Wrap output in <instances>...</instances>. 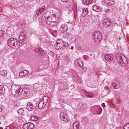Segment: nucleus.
<instances>
[{
    "mask_svg": "<svg viewBox=\"0 0 129 129\" xmlns=\"http://www.w3.org/2000/svg\"><path fill=\"white\" fill-rule=\"evenodd\" d=\"M22 91L21 88L18 85H12L11 88V92L13 95H17L21 93Z\"/></svg>",
    "mask_w": 129,
    "mask_h": 129,
    "instance_id": "f257e3e1",
    "label": "nucleus"
},
{
    "mask_svg": "<svg viewBox=\"0 0 129 129\" xmlns=\"http://www.w3.org/2000/svg\"><path fill=\"white\" fill-rule=\"evenodd\" d=\"M122 55L121 54V56L120 54H118V56L117 57L116 59L120 66L123 67L127 64L128 62L126 58Z\"/></svg>",
    "mask_w": 129,
    "mask_h": 129,
    "instance_id": "f03ea898",
    "label": "nucleus"
},
{
    "mask_svg": "<svg viewBox=\"0 0 129 129\" xmlns=\"http://www.w3.org/2000/svg\"><path fill=\"white\" fill-rule=\"evenodd\" d=\"M17 40L12 38H11L8 39L7 41V44L9 46H16L17 47H19L20 46L17 44Z\"/></svg>",
    "mask_w": 129,
    "mask_h": 129,
    "instance_id": "7ed1b4c3",
    "label": "nucleus"
},
{
    "mask_svg": "<svg viewBox=\"0 0 129 129\" xmlns=\"http://www.w3.org/2000/svg\"><path fill=\"white\" fill-rule=\"evenodd\" d=\"M92 38L95 42L98 40V42L102 38L101 33L98 31H95L92 33Z\"/></svg>",
    "mask_w": 129,
    "mask_h": 129,
    "instance_id": "20e7f679",
    "label": "nucleus"
},
{
    "mask_svg": "<svg viewBox=\"0 0 129 129\" xmlns=\"http://www.w3.org/2000/svg\"><path fill=\"white\" fill-rule=\"evenodd\" d=\"M60 117L61 120L66 122L68 121L69 120V117L67 116V115L62 112L60 113Z\"/></svg>",
    "mask_w": 129,
    "mask_h": 129,
    "instance_id": "39448f33",
    "label": "nucleus"
},
{
    "mask_svg": "<svg viewBox=\"0 0 129 129\" xmlns=\"http://www.w3.org/2000/svg\"><path fill=\"white\" fill-rule=\"evenodd\" d=\"M34 127V124L31 122L25 123L23 126V129H32Z\"/></svg>",
    "mask_w": 129,
    "mask_h": 129,
    "instance_id": "423d86ee",
    "label": "nucleus"
},
{
    "mask_svg": "<svg viewBox=\"0 0 129 129\" xmlns=\"http://www.w3.org/2000/svg\"><path fill=\"white\" fill-rule=\"evenodd\" d=\"M105 60L106 61L109 62L113 60V57L112 55L111 54H106L104 55Z\"/></svg>",
    "mask_w": 129,
    "mask_h": 129,
    "instance_id": "0eeeda50",
    "label": "nucleus"
},
{
    "mask_svg": "<svg viewBox=\"0 0 129 129\" xmlns=\"http://www.w3.org/2000/svg\"><path fill=\"white\" fill-rule=\"evenodd\" d=\"M48 13H46L45 15V18L46 19V21L48 24L50 25H52L53 23H51L52 18L50 16H48Z\"/></svg>",
    "mask_w": 129,
    "mask_h": 129,
    "instance_id": "6e6552de",
    "label": "nucleus"
},
{
    "mask_svg": "<svg viewBox=\"0 0 129 129\" xmlns=\"http://www.w3.org/2000/svg\"><path fill=\"white\" fill-rule=\"evenodd\" d=\"M103 24L105 26H108L111 25V23L110 20L108 18H105L103 21Z\"/></svg>",
    "mask_w": 129,
    "mask_h": 129,
    "instance_id": "1a4fd4ad",
    "label": "nucleus"
},
{
    "mask_svg": "<svg viewBox=\"0 0 129 129\" xmlns=\"http://www.w3.org/2000/svg\"><path fill=\"white\" fill-rule=\"evenodd\" d=\"M38 108L40 109H41L44 108L45 106L46 103L43 101V100H41L38 103Z\"/></svg>",
    "mask_w": 129,
    "mask_h": 129,
    "instance_id": "9d476101",
    "label": "nucleus"
},
{
    "mask_svg": "<svg viewBox=\"0 0 129 129\" xmlns=\"http://www.w3.org/2000/svg\"><path fill=\"white\" fill-rule=\"evenodd\" d=\"M45 8V6L43 5L40 7L36 10V13L37 14H39L41 13Z\"/></svg>",
    "mask_w": 129,
    "mask_h": 129,
    "instance_id": "9b49d317",
    "label": "nucleus"
},
{
    "mask_svg": "<svg viewBox=\"0 0 129 129\" xmlns=\"http://www.w3.org/2000/svg\"><path fill=\"white\" fill-rule=\"evenodd\" d=\"M112 85L115 89H117L119 87L120 84L119 82L117 81H114L112 83Z\"/></svg>",
    "mask_w": 129,
    "mask_h": 129,
    "instance_id": "f8f14e48",
    "label": "nucleus"
},
{
    "mask_svg": "<svg viewBox=\"0 0 129 129\" xmlns=\"http://www.w3.org/2000/svg\"><path fill=\"white\" fill-rule=\"evenodd\" d=\"M26 108L27 110L30 111L34 109L33 105L30 102L27 103Z\"/></svg>",
    "mask_w": 129,
    "mask_h": 129,
    "instance_id": "ddd939ff",
    "label": "nucleus"
},
{
    "mask_svg": "<svg viewBox=\"0 0 129 129\" xmlns=\"http://www.w3.org/2000/svg\"><path fill=\"white\" fill-rule=\"evenodd\" d=\"M41 87V84L38 83H36L34 84L33 85V88L34 90L35 91H38L40 89V87Z\"/></svg>",
    "mask_w": 129,
    "mask_h": 129,
    "instance_id": "4468645a",
    "label": "nucleus"
},
{
    "mask_svg": "<svg viewBox=\"0 0 129 129\" xmlns=\"http://www.w3.org/2000/svg\"><path fill=\"white\" fill-rule=\"evenodd\" d=\"M63 43H56L54 44V46L55 48L57 50H58L61 49L62 47Z\"/></svg>",
    "mask_w": 129,
    "mask_h": 129,
    "instance_id": "2eb2a0df",
    "label": "nucleus"
},
{
    "mask_svg": "<svg viewBox=\"0 0 129 129\" xmlns=\"http://www.w3.org/2000/svg\"><path fill=\"white\" fill-rule=\"evenodd\" d=\"M28 71L26 70H23L20 72L19 75L20 76H23L28 74Z\"/></svg>",
    "mask_w": 129,
    "mask_h": 129,
    "instance_id": "dca6fc26",
    "label": "nucleus"
},
{
    "mask_svg": "<svg viewBox=\"0 0 129 129\" xmlns=\"http://www.w3.org/2000/svg\"><path fill=\"white\" fill-rule=\"evenodd\" d=\"M88 13V10L87 8H84L82 10V15L83 17H85L87 14Z\"/></svg>",
    "mask_w": 129,
    "mask_h": 129,
    "instance_id": "f3484780",
    "label": "nucleus"
},
{
    "mask_svg": "<svg viewBox=\"0 0 129 129\" xmlns=\"http://www.w3.org/2000/svg\"><path fill=\"white\" fill-rule=\"evenodd\" d=\"M79 126V124L78 122L77 121L74 122L73 125V129H78Z\"/></svg>",
    "mask_w": 129,
    "mask_h": 129,
    "instance_id": "a211bd4d",
    "label": "nucleus"
},
{
    "mask_svg": "<svg viewBox=\"0 0 129 129\" xmlns=\"http://www.w3.org/2000/svg\"><path fill=\"white\" fill-rule=\"evenodd\" d=\"M92 9L93 11L96 12H99L100 11L99 7L94 5L92 6Z\"/></svg>",
    "mask_w": 129,
    "mask_h": 129,
    "instance_id": "6ab92c4d",
    "label": "nucleus"
},
{
    "mask_svg": "<svg viewBox=\"0 0 129 129\" xmlns=\"http://www.w3.org/2000/svg\"><path fill=\"white\" fill-rule=\"evenodd\" d=\"M60 30L62 31H65L67 29V26L64 24H62Z\"/></svg>",
    "mask_w": 129,
    "mask_h": 129,
    "instance_id": "aec40b11",
    "label": "nucleus"
},
{
    "mask_svg": "<svg viewBox=\"0 0 129 129\" xmlns=\"http://www.w3.org/2000/svg\"><path fill=\"white\" fill-rule=\"evenodd\" d=\"M11 128V129H17V125L16 123H13L10 125Z\"/></svg>",
    "mask_w": 129,
    "mask_h": 129,
    "instance_id": "412c9836",
    "label": "nucleus"
},
{
    "mask_svg": "<svg viewBox=\"0 0 129 129\" xmlns=\"http://www.w3.org/2000/svg\"><path fill=\"white\" fill-rule=\"evenodd\" d=\"M93 1H91V0H83V2L84 4L85 5H87L88 4H89L92 2H93Z\"/></svg>",
    "mask_w": 129,
    "mask_h": 129,
    "instance_id": "4be33fe9",
    "label": "nucleus"
},
{
    "mask_svg": "<svg viewBox=\"0 0 129 129\" xmlns=\"http://www.w3.org/2000/svg\"><path fill=\"white\" fill-rule=\"evenodd\" d=\"M5 88L2 85H0V94H2L4 92Z\"/></svg>",
    "mask_w": 129,
    "mask_h": 129,
    "instance_id": "5701e85b",
    "label": "nucleus"
},
{
    "mask_svg": "<svg viewBox=\"0 0 129 129\" xmlns=\"http://www.w3.org/2000/svg\"><path fill=\"white\" fill-rule=\"evenodd\" d=\"M80 62L81 63H82L81 59H78L75 60L74 62V63L76 67H78L79 63H80Z\"/></svg>",
    "mask_w": 129,
    "mask_h": 129,
    "instance_id": "b1692460",
    "label": "nucleus"
},
{
    "mask_svg": "<svg viewBox=\"0 0 129 129\" xmlns=\"http://www.w3.org/2000/svg\"><path fill=\"white\" fill-rule=\"evenodd\" d=\"M7 73V72L6 70H2L1 72V74L3 76H6Z\"/></svg>",
    "mask_w": 129,
    "mask_h": 129,
    "instance_id": "393cba45",
    "label": "nucleus"
},
{
    "mask_svg": "<svg viewBox=\"0 0 129 129\" xmlns=\"http://www.w3.org/2000/svg\"><path fill=\"white\" fill-rule=\"evenodd\" d=\"M48 99V96H46L44 97L41 100H43L45 103H46Z\"/></svg>",
    "mask_w": 129,
    "mask_h": 129,
    "instance_id": "a878e982",
    "label": "nucleus"
},
{
    "mask_svg": "<svg viewBox=\"0 0 129 129\" xmlns=\"http://www.w3.org/2000/svg\"><path fill=\"white\" fill-rule=\"evenodd\" d=\"M110 1L109 3L108 6H112L115 4V1L114 0H110Z\"/></svg>",
    "mask_w": 129,
    "mask_h": 129,
    "instance_id": "bb28decb",
    "label": "nucleus"
},
{
    "mask_svg": "<svg viewBox=\"0 0 129 129\" xmlns=\"http://www.w3.org/2000/svg\"><path fill=\"white\" fill-rule=\"evenodd\" d=\"M25 39L24 36H19V43H21L22 42H23V40Z\"/></svg>",
    "mask_w": 129,
    "mask_h": 129,
    "instance_id": "cd10ccee",
    "label": "nucleus"
},
{
    "mask_svg": "<svg viewBox=\"0 0 129 129\" xmlns=\"http://www.w3.org/2000/svg\"><path fill=\"white\" fill-rule=\"evenodd\" d=\"M51 21V23H53L52 25H53V24L54 22H57L56 20V18L55 17L53 16L52 17Z\"/></svg>",
    "mask_w": 129,
    "mask_h": 129,
    "instance_id": "c85d7f7f",
    "label": "nucleus"
},
{
    "mask_svg": "<svg viewBox=\"0 0 129 129\" xmlns=\"http://www.w3.org/2000/svg\"><path fill=\"white\" fill-rule=\"evenodd\" d=\"M6 34L4 30H1L0 31V37H2L4 35Z\"/></svg>",
    "mask_w": 129,
    "mask_h": 129,
    "instance_id": "c756f323",
    "label": "nucleus"
},
{
    "mask_svg": "<svg viewBox=\"0 0 129 129\" xmlns=\"http://www.w3.org/2000/svg\"><path fill=\"white\" fill-rule=\"evenodd\" d=\"M23 112V109L22 108H21L18 110V113L19 114H22Z\"/></svg>",
    "mask_w": 129,
    "mask_h": 129,
    "instance_id": "7c9ffc66",
    "label": "nucleus"
},
{
    "mask_svg": "<svg viewBox=\"0 0 129 129\" xmlns=\"http://www.w3.org/2000/svg\"><path fill=\"white\" fill-rule=\"evenodd\" d=\"M26 34V31H21L20 33L19 36H24V35H25Z\"/></svg>",
    "mask_w": 129,
    "mask_h": 129,
    "instance_id": "2f4dec72",
    "label": "nucleus"
},
{
    "mask_svg": "<svg viewBox=\"0 0 129 129\" xmlns=\"http://www.w3.org/2000/svg\"><path fill=\"white\" fill-rule=\"evenodd\" d=\"M124 129H129V123L125 124L123 126Z\"/></svg>",
    "mask_w": 129,
    "mask_h": 129,
    "instance_id": "473e14b6",
    "label": "nucleus"
},
{
    "mask_svg": "<svg viewBox=\"0 0 129 129\" xmlns=\"http://www.w3.org/2000/svg\"><path fill=\"white\" fill-rule=\"evenodd\" d=\"M31 119L34 121H37L38 120V117L37 116H33L31 117Z\"/></svg>",
    "mask_w": 129,
    "mask_h": 129,
    "instance_id": "72a5a7b5",
    "label": "nucleus"
},
{
    "mask_svg": "<svg viewBox=\"0 0 129 129\" xmlns=\"http://www.w3.org/2000/svg\"><path fill=\"white\" fill-rule=\"evenodd\" d=\"M68 46V43L67 42H64L63 41V44L62 45V47L64 46L67 47Z\"/></svg>",
    "mask_w": 129,
    "mask_h": 129,
    "instance_id": "f704fd0d",
    "label": "nucleus"
},
{
    "mask_svg": "<svg viewBox=\"0 0 129 129\" xmlns=\"http://www.w3.org/2000/svg\"><path fill=\"white\" fill-rule=\"evenodd\" d=\"M22 94L24 96H27L28 94V92L26 91H22Z\"/></svg>",
    "mask_w": 129,
    "mask_h": 129,
    "instance_id": "c9c22d12",
    "label": "nucleus"
},
{
    "mask_svg": "<svg viewBox=\"0 0 129 129\" xmlns=\"http://www.w3.org/2000/svg\"><path fill=\"white\" fill-rule=\"evenodd\" d=\"M82 57L85 60L87 61L88 60V56L86 55H83V56Z\"/></svg>",
    "mask_w": 129,
    "mask_h": 129,
    "instance_id": "e433bc0d",
    "label": "nucleus"
},
{
    "mask_svg": "<svg viewBox=\"0 0 129 129\" xmlns=\"http://www.w3.org/2000/svg\"><path fill=\"white\" fill-rule=\"evenodd\" d=\"M110 1V0H104L103 1L104 3L107 6H108L109 3Z\"/></svg>",
    "mask_w": 129,
    "mask_h": 129,
    "instance_id": "4c0bfd02",
    "label": "nucleus"
},
{
    "mask_svg": "<svg viewBox=\"0 0 129 129\" xmlns=\"http://www.w3.org/2000/svg\"><path fill=\"white\" fill-rule=\"evenodd\" d=\"M102 109L101 108H99L97 110L96 112L98 114H100L102 112Z\"/></svg>",
    "mask_w": 129,
    "mask_h": 129,
    "instance_id": "58836bf2",
    "label": "nucleus"
},
{
    "mask_svg": "<svg viewBox=\"0 0 129 129\" xmlns=\"http://www.w3.org/2000/svg\"><path fill=\"white\" fill-rule=\"evenodd\" d=\"M71 8H70L69 7H68V10L70 12H69V13H71V11L73 10V8L72 5L71 4Z\"/></svg>",
    "mask_w": 129,
    "mask_h": 129,
    "instance_id": "ea45409f",
    "label": "nucleus"
},
{
    "mask_svg": "<svg viewBox=\"0 0 129 129\" xmlns=\"http://www.w3.org/2000/svg\"><path fill=\"white\" fill-rule=\"evenodd\" d=\"M51 34L53 35V36H55L56 35V32L55 31H54L53 30L51 32Z\"/></svg>",
    "mask_w": 129,
    "mask_h": 129,
    "instance_id": "a19ab883",
    "label": "nucleus"
},
{
    "mask_svg": "<svg viewBox=\"0 0 129 129\" xmlns=\"http://www.w3.org/2000/svg\"><path fill=\"white\" fill-rule=\"evenodd\" d=\"M81 62L82 63H81L80 62H79L80 63H79V65L78 67H80L81 68L82 67L83 68V63L81 61Z\"/></svg>",
    "mask_w": 129,
    "mask_h": 129,
    "instance_id": "79ce46f5",
    "label": "nucleus"
},
{
    "mask_svg": "<svg viewBox=\"0 0 129 129\" xmlns=\"http://www.w3.org/2000/svg\"><path fill=\"white\" fill-rule=\"evenodd\" d=\"M23 118L22 117H20L18 119V122L20 123H22V119H23Z\"/></svg>",
    "mask_w": 129,
    "mask_h": 129,
    "instance_id": "37998d69",
    "label": "nucleus"
},
{
    "mask_svg": "<svg viewBox=\"0 0 129 129\" xmlns=\"http://www.w3.org/2000/svg\"><path fill=\"white\" fill-rule=\"evenodd\" d=\"M63 43V41L62 39H58L57 40L56 43Z\"/></svg>",
    "mask_w": 129,
    "mask_h": 129,
    "instance_id": "c03bdc74",
    "label": "nucleus"
},
{
    "mask_svg": "<svg viewBox=\"0 0 129 129\" xmlns=\"http://www.w3.org/2000/svg\"><path fill=\"white\" fill-rule=\"evenodd\" d=\"M57 22H54V23H53V25H51L52 26H56L57 25Z\"/></svg>",
    "mask_w": 129,
    "mask_h": 129,
    "instance_id": "a18cd8bd",
    "label": "nucleus"
},
{
    "mask_svg": "<svg viewBox=\"0 0 129 129\" xmlns=\"http://www.w3.org/2000/svg\"><path fill=\"white\" fill-rule=\"evenodd\" d=\"M85 95H86L87 96V98H91V97H92V95H89V94H88V95H87V94L86 93L85 94Z\"/></svg>",
    "mask_w": 129,
    "mask_h": 129,
    "instance_id": "49530a36",
    "label": "nucleus"
},
{
    "mask_svg": "<svg viewBox=\"0 0 129 129\" xmlns=\"http://www.w3.org/2000/svg\"><path fill=\"white\" fill-rule=\"evenodd\" d=\"M109 88L108 86H106L104 87V89L106 90H107Z\"/></svg>",
    "mask_w": 129,
    "mask_h": 129,
    "instance_id": "de8ad7c7",
    "label": "nucleus"
},
{
    "mask_svg": "<svg viewBox=\"0 0 129 129\" xmlns=\"http://www.w3.org/2000/svg\"><path fill=\"white\" fill-rule=\"evenodd\" d=\"M11 127L10 126V125L9 126H7L6 127V129H11Z\"/></svg>",
    "mask_w": 129,
    "mask_h": 129,
    "instance_id": "09e8293b",
    "label": "nucleus"
},
{
    "mask_svg": "<svg viewBox=\"0 0 129 129\" xmlns=\"http://www.w3.org/2000/svg\"><path fill=\"white\" fill-rule=\"evenodd\" d=\"M63 2H67L69 0H61Z\"/></svg>",
    "mask_w": 129,
    "mask_h": 129,
    "instance_id": "8fccbe9b",
    "label": "nucleus"
},
{
    "mask_svg": "<svg viewBox=\"0 0 129 129\" xmlns=\"http://www.w3.org/2000/svg\"><path fill=\"white\" fill-rule=\"evenodd\" d=\"M102 106L104 107H105V104L104 103H103L102 104Z\"/></svg>",
    "mask_w": 129,
    "mask_h": 129,
    "instance_id": "3c124183",
    "label": "nucleus"
},
{
    "mask_svg": "<svg viewBox=\"0 0 129 129\" xmlns=\"http://www.w3.org/2000/svg\"><path fill=\"white\" fill-rule=\"evenodd\" d=\"M87 70V68L85 67H84L83 68V70L84 72H86V71Z\"/></svg>",
    "mask_w": 129,
    "mask_h": 129,
    "instance_id": "603ef678",
    "label": "nucleus"
},
{
    "mask_svg": "<svg viewBox=\"0 0 129 129\" xmlns=\"http://www.w3.org/2000/svg\"><path fill=\"white\" fill-rule=\"evenodd\" d=\"M117 102L118 103H120V101L119 99H117Z\"/></svg>",
    "mask_w": 129,
    "mask_h": 129,
    "instance_id": "864d4df0",
    "label": "nucleus"
},
{
    "mask_svg": "<svg viewBox=\"0 0 129 129\" xmlns=\"http://www.w3.org/2000/svg\"><path fill=\"white\" fill-rule=\"evenodd\" d=\"M66 59L67 60V61H68V62H69V59L68 57H66Z\"/></svg>",
    "mask_w": 129,
    "mask_h": 129,
    "instance_id": "5fc2aeb1",
    "label": "nucleus"
},
{
    "mask_svg": "<svg viewBox=\"0 0 129 129\" xmlns=\"http://www.w3.org/2000/svg\"><path fill=\"white\" fill-rule=\"evenodd\" d=\"M71 49H72L73 50V49H74V47H73V46H72V47H71Z\"/></svg>",
    "mask_w": 129,
    "mask_h": 129,
    "instance_id": "6e6d98bb",
    "label": "nucleus"
},
{
    "mask_svg": "<svg viewBox=\"0 0 129 129\" xmlns=\"http://www.w3.org/2000/svg\"><path fill=\"white\" fill-rule=\"evenodd\" d=\"M2 110V108H0V111H1Z\"/></svg>",
    "mask_w": 129,
    "mask_h": 129,
    "instance_id": "4d7b16f0",
    "label": "nucleus"
},
{
    "mask_svg": "<svg viewBox=\"0 0 129 129\" xmlns=\"http://www.w3.org/2000/svg\"><path fill=\"white\" fill-rule=\"evenodd\" d=\"M2 9V8L1 7H0V11H1Z\"/></svg>",
    "mask_w": 129,
    "mask_h": 129,
    "instance_id": "13d9d810",
    "label": "nucleus"
},
{
    "mask_svg": "<svg viewBox=\"0 0 129 129\" xmlns=\"http://www.w3.org/2000/svg\"><path fill=\"white\" fill-rule=\"evenodd\" d=\"M0 129H3V128L2 127H0Z\"/></svg>",
    "mask_w": 129,
    "mask_h": 129,
    "instance_id": "bf43d9fd",
    "label": "nucleus"
},
{
    "mask_svg": "<svg viewBox=\"0 0 129 129\" xmlns=\"http://www.w3.org/2000/svg\"><path fill=\"white\" fill-rule=\"evenodd\" d=\"M69 7V8H71V5H70L69 7Z\"/></svg>",
    "mask_w": 129,
    "mask_h": 129,
    "instance_id": "052dcab7",
    "label": "nucleus"
},
{
    "mask_svg": "<svg viewBox=\"0 0 129 129\" xmlns=\"http://www.w3.org/2000/svg\"><path fill=\"white\" fill-rule=\"evenodd\" d=\"M81 49V48L79 47L78 48V49H79V50H80V49Z\"/></svg>",
    "mask_w": 129,
    "mask_h": 129,
    "instance_id": "680f3d73",
    "label": "nucleus"
},
{
    "mask_svg": "<svg viewBox=\"0 0 129 129\" xmlns=\"http://www.w3.org/2000/svg\"><path fill=\"white\" fill-rule=\"evenodd\" d=\"M119 40H120L121 39V38H119Z\"/></svg>",
    "mask_w": 129,
    "mask_h": 129,
    "instance_id": "e2e57ef3",
    "label": "nucleus"
},
{
    "mask_svg": "<svg viewBox=\"0 0 129 129\" xmlns=\"http://www.w3.org/2000/svg\"><path fill=\"white\" fill-rule=\"evenodd\" d=\"M82 91H84V90H82Z\"/></svg>",
    "mask_w": 129,
    "mask_h": 129,
    "instance_id": "0e129e2a",
    "label": "nucleus"
}]
</instances>
